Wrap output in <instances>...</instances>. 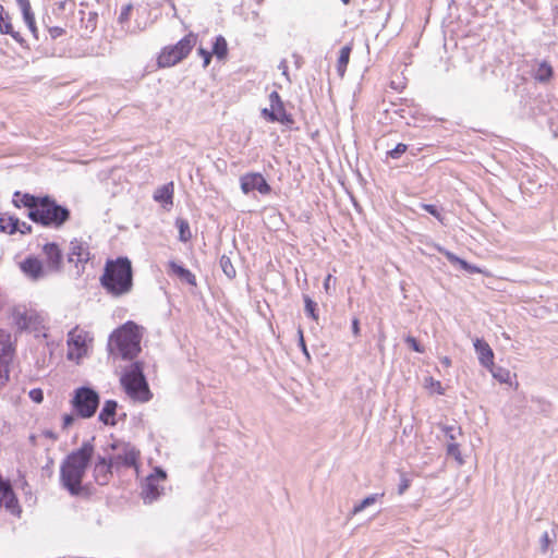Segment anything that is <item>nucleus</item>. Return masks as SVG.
<instances>
[{
	"instance_id": "10",
	"label": "nucleus",
	"mask_w": 558,
	"mask_h": 558,
	"mask_svg": "<svg viewBox=\"0 0 558 558\" xmlns=\"http://www.w3.org/2000/svg\"><path fill=\"white\" fill-rule=\"evenodd\" d=\"M11 335L0 330V388L9 381V365L13 357Z\"/></svg>"
},
{
	"instance_id": "56",
	"label": "nucleus",
	"mask_w": 558,
	"mask_h": 558,
	"mask_svg": "<svg viewBox=\"0 0 558 558\" xmlns=\"http://www.w3.org/2000/svg\"><path fill=\"white\" fill-rule=\"evenodd\" d=\"M440 362H441V364H442V365H445L446 367L451 366V360H450V357H448V356H444V357H441V359H440Z\"/></svg>"
},
{
	"instance_id": "25",
	"label": "nucleus",
	"mask_w": 558,
	"mask_h": 558,
	"mask_svg": "<svg viewBox=\"0 0 558 558\" xmlns=\"http://www.w3.org/2000/svg\"><path fill=\"white\" fill-rule=\"evenodd\" d=\"M553 75V66L547 61H543L538 64L537 69L533 74V77L535 81L539 83H547L551 80Z\"/></svg>"
},
{
	"instance_id": "2",
	"label": "nucleus",
	"mask_w": 558,
	"mask_h": 558,
	"mask_svg": "<svg viewBox=\"0 0 558 558\" xmlns=\"http://www.w3.org/2000/svg\"><path fill=\"white\" fill-rule=\"evenodd\" d=\"M100 284L114 298L130 293L133 289V268L128 257L108 259L100 276Z\"/></svg>"
},
{
	"instance_id": "35",
	"label": "nucleus",
	"mask_w": 558,
	"mask_h": 558,
	"mask_svg": "<svg viewBox=\"0 0 558 558\" xmlns=\"http://www.w3.org/2000/svg\"><path fill=\"white\" fill-rule=\"evenodd\" d=\"M132 11H133V5L131 3L123 5L121 8V12L119 14L118 22L122 25L128 23L130 21Z\"/></svg>"
},
{
	"instance_id": "33",
	"label": "nucleus",
	"mask_w": 558,
	"mask_h": 558,
	"mask_svg": "<svg viewBox=\"0 0 558 558\" xmlns=\"http://www.w3.org/2000/svg\"><path fill=\"white\" fill-rule=\"evenodd\" d=\"M162 494L163 490H141V498L143 499L144 504L150 505L158 500Z\"/></svg>"
},
{
	"instance_id": "17",
	"label": "nucleus",
	"mask_w": 558,
	"mask_h": 558,
	"mask_svg": "<svg viewBox=\"0 0 558 558\" xmlns=\"http://www.w3.org/2000/svg\"><path fill=\"white\" fill-rule=\"evenodd\" d=\"M174 184L169 182L158 187L154 193V199L160 203L165 208L169 209L173 205Z\"/></svg>"
},
{
	"instance_id": "44",
	"label": "nucleus",
	"mask_w": 558,
	"mask_h": 558,
	"mask_svg": "<svg viewBox=\"0 0 558 558\" xmlns=\"http://www.w3.org/2000/svg\"><path fill=\"white\" fill-rule=\"evenodd\" d=\"M14 319H15V323L16 325L20 327V328H26L28 326V318H27V315L24 313V314H21V313H15L14 314Z\"/></svg>"
},
{
	"instance_id": "16",
	"label": "nucleus",
	"mask_w": 558,
	"mask_h": 558,
	"mask_svg": "<svg viewBox=\"0 0 558 558\" xmlns=\"http://www.w3.org/2000/svg\"><path fill=\"white\" fill-rule=\"evenodd\" d=\"M0 507L13 515H20L22 510L15 490H0Z\"/></svg>"
},
{
	"instance_id": "36",
	"label": "nucleus",
	"mask_w": 558,
	"mask_h": 558,
	"mask_svg": "<svg viewBox=\"0 0 558 558\" xmlns=\"http://www.w3.org/2000/svg\"><path fill=\"white\" fill-rule=\"evenodd\" d=\"M304 303H305V311H306V313L314 320H317L318 319V315L316 313V303L311 298H308V296L304 298Z\"/></svg>"
},
{
	"instance_id": "13",
	"label": "nucleus",
	"mask_w": 558,
	"mask_h": 558,
	"mask_svg": "<svg viewBox=\"0 0 558 558\" xmlns=\"http://www.w3.org/2000/svg\"><path fill=\"white\" fill-rule=\"evenodd\" d=\"M241 190L244 194L258 191L260 194H269L271 189L263 174L258 172L245 173L240 178Z\"/></svg>"
},
{
	"instance_id": "4",
	"label": "nucleus",
	"mask_w": 558,
	"mask_h": 558,
	"mask_svg": "<svg viewBox=\"0 0 558 558\" xmlns=\"http://www.w3.org/2000/svg\"><path fill=\"white\" fill-rule=\"evenodd\" d=\"M142 337V327L129 320L111 333L109 345L122 359L132 360L141 352Z\"/></svg>"
},
{
	"instance_id": "37",
	"label": "nucleus",
	"mask_w": 558,
	"mask_h": 558,
	"mask_svg": "<svg viewBox=\"0 0 558 558\" xmlns=\"http://www.w3.org/2000/svg\"><path fill=\"white\" fill-rule=\"evenodd\" d=\"M448 454L452 456L459 463H462L461 452L458 444L450 442L447 448Z\"/></svg>"
},
{
	"instance_id": "31",
	"label": "nucleus",
	"mask_w": 558,
	"mask_h": 558,
	"mask_svg": "<svg viewBox=\"0 0 558 558\" xmlns=\"http://www.w3.org/2000/svg\"><path fill=\"white\" fill-rule=\"evenodd\" d=\"M424 387L430 392L436 395H445V389L441 383L434 377L425 378Z\"/></svg>"
},
{
	"instance_id": "45",
	"label": "nucleus",
	"mask_w": 558,
	"mask_h": 558,
	"mask_svg": "<svg viewBox=\"0 0 558 558\" xmlns=\"http://www.w3.org/2000/svg\"><path fill=\"white\" fill-rule=\"evenodd\" d=\"M22 11V14H23V19L25 21L26 24H32V22L36 21L35 20V15L32 11V7L31 8H26L24 10H21Z\"/></svg>"
},
{
	"instance_id": "22",
	"label": "nucleus",
	"mask_w": 558,
	"mask_h": 558,
	"mask_svg": "<svg viewBox=\"0 0 558 558\" xmlns=\"http://www.w3.org/2000/svg\"><path fill=\"white\" fill-rule=\"evenodd\" d=\"M111 465L105 460L100 459L94 468V475L96 478V482L104 486L108 484L109 476L111 474L110 472Z\"/></svg>"
},
{
	"instance_id": "7",
	"label": "nucleus",
	"mask_w": 558,
	"mask_h": 558,
	"mask_svg": "<svg viewBox=\"0 0 558 558\" xmlns=\"http://www.w3.org/2000/svg\"><path fill=\"white\" fill-rule=\"evenodd\" d=\"M92 342L93 337L87 330L80 326L74 327L68 333V359L80 363L87 355Z\"/></svg>"
},
{
	"instance_id": "12",
	"label": "nucleus",
	"mask_w": 558,
	"mask_h": 558,
	"mask_svg": "<svg viewBox=\"0 0 558 558\" xmlns=\"http://www.w3.org/2000/svg\"><path fill=\"white\" fill-rule=\"evenodd\" d=\"M19 268L32 281H39L49 274L45 268L43 259L36 255L26 256L19 263Z\"/></svg>"
},
{
	"instance_id": "20",
	"label": "nucleus",
	"mask_w": 558,
	"mask_h": 558,
	"mask_svg": "<svg viewBox=\"0 0 558 558\" xmlns=\"http://www.w3.org/2000/svg\"><path fill=\"white\" fill-rule=\"evenodd\" d=\"M493 377L497 379L499 383L508 384L513 387L515 390L519 387V383L515 380V374H512L509 369L504 367H495V365L489 369Z\"/></svg>"
},
{
	"instance_id": "55",
	"label": "nucleus",
	"mask_w": 558,
	"mask_h": 558,
	"mask_svg": "<svg viewBox=\"0 0 558 558\" xmlns=\"http://www.w3.org/2000/svg\"><path fill=\"white\" fill-rule=\"evenodd\" d=\"M453 430L454 428L453 427H445L444 428V432L446 433L447 436H449L450 439H454V436H453Z\"/></svg>"
},
{
	"instance_id": "30",
	"label": "nucleus",
	"mask_w": 558,
	"mask_h": 558,
	"mask_svg": "<svg viewBox=\"0 0 558 558\" xmlns=\"http://www.w3.org/2000/svg\"><path fill=\"white\" fill-rule=\"evenodd\" d=\"M175 226L178 227V230H179V239H180V241H182V242L190 241L191 238H192V233H191V229H190L189 222L185 219L178 218L175 220Z\"/></svg>"
},
{
	"instance_id": "11",
	"label": "nucleus",
	"mask_w": 558,
	"mask_h": 558,
	"mask_svg": "<svg viewBox=\"0 0 558 558\" xmlns=\"http://www.w3.org/2000/svg\"><path fill=\"white\" fill-rule=\"evenodd\" d=\"M44 265L48 272H60L63 267V252L56 242L45 243L41 247Z\"/></svg>"
},
{
	"instance_id": "54",
	"label": "nucleus",
	"mask_w": 558,
	"mask_h": 558,
	"mask_svg": "<svg viewBox=\"0 0 558 558\" xmlns=\"http://www.w3.org/2000/svg\"><path fill=\"white\" fill-rule=\"evenodd\" d=\"M68 3H69V1H68V0H63V1H59V2H57V3H56V5H57V9H58L59 11H63V10L65 9V7H66V4H68Z\"/></svg>"
},
{
	"instance_id": "39",
	"label": "nucleus",
	"mask_w": 558,
	"mask_h": 558,
	"mask_svg": "<svg viewBox=\"0 0 558 558\" xmlns=\"http://www.w3.org/2000/svg\"><path fill=\"white\" fill-rule=\"evenodd\" d=\"M408 149V146L403 143H399L393 149H391L390 151H388V155L393 158V159H397L399 158L402 154H404Z\"/></svg>"
},
{
	"instance_id": "43",
	"label": "nucleus",
	"mask_w": 558,
	"mask_h": 558,
	"mask_svg": "<svg viewBox=\"0 0 558 558\" xmlns=\"http://www.w3.org/2000/svg\"><path fill=\"white\" fill-rule=\"evenodd\" d=\"M29 398L35 402V403H41L43 400H44V392L40 388H34L29 391Z\"/></svg>"
},
{
	"instance_id": "21",
	"label": "nucleus",
	"mask_w": 558,
	"mask_h": 558,
	"mask_svg": "<svg viewBox=\"0 0 558 558\" xmlns=\"http://www.w3.org/2000/svg\"><path fill=\"white\" fill-rule=\"evenodd\" d=\"M118 404L114 400H107L99 413V420L106 425H116V412Z\"/></svg>"
},
{
	"instance_id": "15",
	"label": "nucleus",
	"mask_w": 558,
	"mask_h": 558,
	"mask_svg": "<svg viewBox=\"0 0 558 558\" xmlns=\"http://www.w3.org/2000/svg\"><path fill=\"white\" fill-rule=\"evenodd\" d=\"M474 349L477 353L481 365L488 369H492V367L494 366L495 354L490 345L485 340L476 338L474 340Z\"/></svg>"
},
{
	"instance_id": "52",
	"label": "nucleus",
	"mask_w": 558,
	"mask_h": 558,
	"mask_svg": "<svg viewBox=\"0 0 558 558\" xmlns=\"http://www.w3.org/2000/svg\"><path fill=\"white\" fill-rule=\"evenodd\" d=\"M16 2L20 5L21 10H24L26 8H31L29 0H16Z\"/></svg>"
},
{
	"instance_id": "51",
	"label": "nucleus",
	"mask_w": 558,
	"mask_h": 558,
	"mask_svg": "<svg viewBox=\"0 0 558 558\" xmlns=\"http://www.w3.org/2000/svg\"><path fill=\"white\" fill-rule=\"evenodd\" d=\"M332 279L331 275H328L324 280V290L327 294L330 293V281Z\"/></svg>"
},
{
	"instance_id": "53",
	"label": "nucleus",
	"mask_w": 558,
	"mask_h": 558,
	"mask_svg": "<svg viewBox=\"0 0 558 558\" xmlns=\"http://www.w3.org/2000/svg\"><path fill=\"white\" fill-rule=\"evenodd\" d=\"M299 333H300V344H301V348H302L303 352L305 354H307V350H306V345H305V341H304V337H303V331L299 330Z\"/></svg>"
},
{
	"instance_id": "41",
	"label": "nucleus",
	"mask_w": 558,
	"mask_h": 558,
	"mask_svg": "<svg viewBox=\"0 0 558 558\" xmlns=\"http://www.w3.org/2000/svg\"><path fill=\"white\" fill-rule=\"evenodd\" d=\"M68 492L73 497L81 498L84 500H89L95 490H68Z\"/></svg>"
},
{
	"instance_id": "40",
	"label": "nucleus",
	"mask_w": 558,
	"mask_h": 558,
	"mask_svg": "<svg viewBox=\"0 0 558 558\" xmlns=\"http://www.w3.org/2000/svg\"><path fill=\"white\" fill-rule=\"evenodd\" d=\"M454 262L456 264H459L463 269L468 270L471 274L482 272L478 267L472 266L459 257H454Z\"/></svg>"
},
{
	"instance_id": "49",
	"label": "nucleus",
	"mask_w": 558,
	"mask_h": 558,
	"mask_svg": "<svg viewBox=\"0 0 558 558\" xmlns=\"http://www.w3.org/2000/svg\"><path fill=\"white\" fill-rule=\"evenodd\" d=\"M62 421H63V428L66 429L73 424L74 417L71 414H64L62 416Z\"/></svg>"
},
{
	"instance_id": "9",
	"label": "nucleus",
	"mask_w": 558,
	"mask_h": 558,
	"mask_svg": "<svg viewBox=\"0 0 558 558\" xmlns=\"http://www.w3.org/2000/svg\"><path fill=\"white\" fill-rule=\"evenodd\" d=\"M270 108H264L262 114L269 122H279L281 124L291 125L294 123L291 113H288L284 104L277 92L269 94Z\"/></svg>"
},
{
	"instance_id": "42",
	"label": "nucleus",
	"mask_w": 558,
	"mask_h": 558,
	"mask_svg": "<svg viewBox=\"0 0 558 558\" xmlns=\"http://www.w3.org/2000/svg\"><path fill=\"white\" fill-rule=\"evenodd\" d=\"M422 208L424 210H426L427 213H429L430 215H433L437 220H439L440 222H442V216L440 215V213L438 211V209L436 208L435 205H432V204H422Z\"/></svg>"
},
{
	"instance_id": "60",
	"label": "nucleus",
	"mask_w": 558,
	"mask_h": 558,
	"mask_svg": "<svg viewBox=\"0 0 558 558\" xmlns=\"http://www.w3.org/2000/svg\"><path fill=\"white\" fill-rule=\"evenodd\" d=\"M404 492L405 490H403V489L398 490L399 495H402Z\"/></svg>"
},
{
	"instance_id": "27",
	"label": "nucleus",
	"mask_w": 558,
	"mask_h": 558,
	"mask_svg": "<svg viewBox=\"0 0 558 558\" xmlns=\"http://www.w3.org/2000/svg\"><path fill=\"white\" fill-rule=\"evenodd\" d=\"M352 51V46L347 45L340 49L339 58L337 62V71L338 74L342 77L347 71L348 63L350 61V56Z\"/></svg>"
},
{
	"instance_id": "28",
	"label": "nucleus",
	"mask_w": 558,
	"mask_h": 558,
	"mask_svg": "<svg viewBox=\"0 0 558 558\" xmlns=\"http://www.w3.org/2000/svg\"><path fill=\"white\" fill-rule=\"evenodd\" d=\"M166 478L167 474L165 471L161 469H155L154 472L146 477V488H158L159 485L165 483Z\"/></svg>"
},
{
	"instance_id": "58",
	"label": "nucleus",
	"mask_w": 558,
	"mask_h": 558,
	"mask_svg": "<svg viewBox=\"0 0 558 558\" xmlns=\"http://www.w3.org/2000/svg\"><path fill=\"white\" fill-rule=\"evenodd\" d=\"M447 257L449 258V260H450V262L456 263V262H454V257H456V256H454L453 254H451V253H447Z\"/></svg>"
},
{
	"instance_id": "19",
	"label": "nucleus",
	"mask_w": 558,
	"mask_h": 558,
	"mask_svg": "<svg viewBox=\"0 0 558 558\" xmlns=\"http://www.w3.org/2000/svg\"><path fill=\"white\" fill-rule=\"evenodd\" d=\"M557 535L558 525L554 523L551 524L550 530H546L541 534L538 541L541 554L545 555L551 548V545L557 542Z\"/></svg>"
},
{
	"instance_id": "6",
	"label": "nucleus",
	"mask_w": 558,
	"mask_h": 558,
	"mask_svg": "<svg viewBox=\"0 0 558 558\" xmlns=\"http://www.w3.org/2000/svg\"><path fill=\"white\" fill-rule=\"evenodd\" d=\"M197 43V35L190 32L174 45L166 46L157 57L159 68H170L185 59Z\"/></svg>"
},
{
	"instance_id": "1",
	"label": "nucleus",
	"mask_w": 558,
	"mask_h": 558,
	"mask_svg": "<svg viewBox=\"0 0 558 558\" xmlns=\"http://www.w3.org/2000/svg\"><path fill=\"white\" fill-rule=\"evenodd\" d=\"M12 203L16 208H27L28 218L45 228L60 229L71 218L70 209L49 195L35 196L17 191L13 194Z\"/></svg>"
},
{
	"instance_id": "29",
	"label": "nucleus",
	"mask_w": 558,
	"mask_h": 558,
	"mask_svg": "<svg viewBox=\"0 0 558 558\" xmlns=\"http://www.w3.org/2000/svg\"><path fill=\"white\" fill-rule=\"evenodd\" d=\"M211 52L220 60L228 56V43L223 36L219 35L215 38Z\"/></svg>"
},
{
	"instance_id": "46",
	"label": "nucleus",
	"mask_w": 558,
	"mask_h": 558,
	"mask_svg": "<svg viewBox=\"0 0 558 558\" xmlns=\"http://www.w3.org/2000/svg\"><path fill=\"white\" fill-rule=\"evenodd\" d=\"M48 33L51 36V38L56 39V38L64 35L65 31L62 27L54 26V27H50L48 29Z\"/></svg>"
},
{
	"instance_id": "14",
	"label": "nucleus",
	"mask_w": 558,
	"mask_h": 558,
	"mask_svg": "<svg viewBox=\"0 0 558 558\" xmlns=\"http://www.w3.org/2000/svg\"><path fill=\"white\" fill-rule=\"evenodd\" d=\"M68 259L74 263L76 267L84 266L90 259L89 246L86 242L73 239L70 242Z\"/></svg>"
},
{
	"instance_id": "59",
	"label": "nucleus",
	"mask_w": 558,
	"mask_h": 558,
	"mask_svg": "<svg viewBox=\"0 0 558 558\" xmlns=\"http://www.w3.org/2000/svg\"><path fill=\"white\" fill-rule=\"evenodd\" d=\"M341 2H342L343 4H349V3H350V0H341Z\"/></svg>"
},
{
	"instance_id": "26",
	"label": "nucleus",
	"mask_w": 558,
	"mask_h": 558,
	"mask_svg": "<svg viewBox=\"0 0 558 558\" xmlns=\"http://www.w3.org/2000/svg\"><path fill=\"white\" fill-rule=\"evenodd\" d=\"M383 496H384V493H381V494H372V495L366 496L365 498H363L359 502L354 504V506L352 507V509L350 511V514L351 515H355V514L362 512L363 510H365L369 506L374 505L378 500V498H380Z\"/></svg>"
},
{
	"instance_id": "5",
	"label": "nucleus",
	"mask_w": 558,
	"mask_h": 558,
	"mask_svg": "<svg viewBox=\"0 0 558 558\" xmlns=\"http://www.w3.org/2000/svg\"><path fill=\"white\" fill-rule=\"evenodd\" d=\"M143 363L135 362L128 367L120 378L121 386L126 395L140 403L148 402L153 398L147 380L143 373Z\"/></svg>"
},
{
	"instance_id": "34",
	"label": "nucleus",
	"mask_w": 558,
	"mask_h": 558,
	"mask_svg": "<svg viewBox=\"0 0 558 558\" xmlns=\"http://www.w3.org/2000/svg\"><path fill=\"white\" fill-rule=\"evenodd\" d=\"M220 265L223 270V272L227 275L228 278H234L236 275L235 268L233 267L230 258L222 256L220 259Z\"/></svg>"
},
{
	"instance_id": "18",
	"label": "nucleus",
	"mask_w": 558,
	"mask_h": 558,
	"mask_svg": "<svg viewBox=\"0 0 558 558\" xmlns=\"http://www.w3.org/2000/svg\"><path fill=\"white\" fill-rule=\"evenodd\" d=\"M0 33L12 36L17 43L23 41L21 34L14 31L11 16L5 12L2 4H0Z\"/></svg>"
},
{
	"instance_id": "32",
	"label": "nucleus",
	"mask_w": 558,
	"mask_h": 558,
	"mask_svg": "<svg viewBox=\"0 0 558 558\" xmlns=\"http://www.w3.org/2000/svg\"><path fill=\"white\" fill-rule=\"evenodd\" d=\"M138 457H140V452L134 450V449H130V450H126L124 456H118L117 457V460L125 465H135L137 460H138Z\"/></svg>"
},
{
	"instance_id": "47",
	"label": "nucleus",
	"mask_w": 558,
	"mask_h": 558,
	"mask_svg": "<svg viewBox=\"0 0 558 558\" xmlns=\"http://www.w3.org/2000/svg\"><path fill=\"white\" fill-rule=\"evenodd\" d=\"M198 54L202 56L204 59V66H207L210 63L213 52H209L204 48H199Z\"/></svg>"
},
{
	"instance_id": "8",
	"label": "nucleus",
	"mask_w": 558,
	"mask_h": 558,
	"mask_svg": "<svg viewBox=\"0 0 558 558\" xmlns=\"http://www.w3.org/2000/svg\"><path fill=\"white\" fill-rule=\"evenodd\" d=\"M99 404V397L96 391L90 388H78L72 400V407L77 415L83 418L92 417Z\"/></svg>"
},
{
	"instance_id": "23",
	"label": "nucleus",
	"mask_w": 558,
	"mask_h": 558,
	"mask_svg": "<svg viewBox=\"0 0 558 558\" xmlns=\"http://www.w3.org/2000/svg\"><path fill=\"white\" fill-rule=\"evenodd\" d=\"M169 270L179 277L181 280L187 282L191 286H196V277L194 274H192L189 269L182 267L181 265H178L174 262H170L168 264Z\"/></svg>"
},
{
	"instance_id": "3",
	"label": "nucleus",
	"mask_w": 558,
	"mask_h": 558,
	"mask_svg": "<svg viewBox=\"0 0 558 558\" xmlns=\"http://www.w3.org/2000/svg\"><path fill=\"white\" fill-rule=\"evenodd\" d=\"M94 451V445L86 441L64 459L61 465V481L65 488H82L81 483Z\"/></svg>"
},
{
	"instance_id": "24",
	"label": "nucleus",
	"mask_w": 558,
	"mask_h": 558,
	"mask_svg": "<svg viewBox=\"0 0 558 558\" xmlns=\"http://www.w3.org/2000/svg\"><path fill=\"white\" fill-rule=\"evenodd\" d=\"M19 229V218L7 213L0 214V231L14 234Z\"/></svg>"
},
{
	"instance_id": "38",
	"label": "nucleus",
	"mask_w": 558,
	"mask_h": 558,
	"mask_svg": "<svg viewBox=\"0 0 558 558\" xmlns=\"http://www.w3.org/2000/svg\"><path fill=\"white\" fill-rule=\"evenodd\" d=\"M405 342L415 352L423 353L425 351L424 347L421 345L420 342L416 340V338H414L412 336H408L405 338Z\"/></svg>"
},
{
	"instance_id": "50",
	"label": "nucleus",
	"mask_w": 558,
	"mask_h": 558,
	"mask_svg": "<svg viewBox=\"0 0 558 558\" xmlns=\"http://www.w3.org/2000/svg\"><path fill=\"white\" fill-rule=\"evenodd\" d=\"M352 332L355 337L360 336V322L356 317L352 320Z\"/></svg>"
},
{
	"instance_id": "48",
	"label": "nucleus",
	"mask_w": 558,
	"mask_h": 558,
	"mask_svg": "<svg viewBox=\"0 0 558 558\" xmlns=\"http://www.w3.org/2000/svg\"><path fill=\"white\" fill-rule=\"evenodd\" d=\"M32 226L28 225L27 222H24V221H20L19 220V229H17V232H20L21 234H29L32 232Z\"/></svg>"
},
{
	"instance_id": "57",
	"label": "nucleus",
	"mask_w": 558,
	"mask_h": 558,
	"mask_svg": "<svg viewBox=\"0 0 558 558\" xmlns=\"http://www.w3.org/2000/svg\"><path fill=\"white\" fill-rule=\"evenodd\" d=\"M26 25L29 28V31L36 36V33H37L36 21L32 22V24H26Z\"/></svg>"
}]
</instances>
